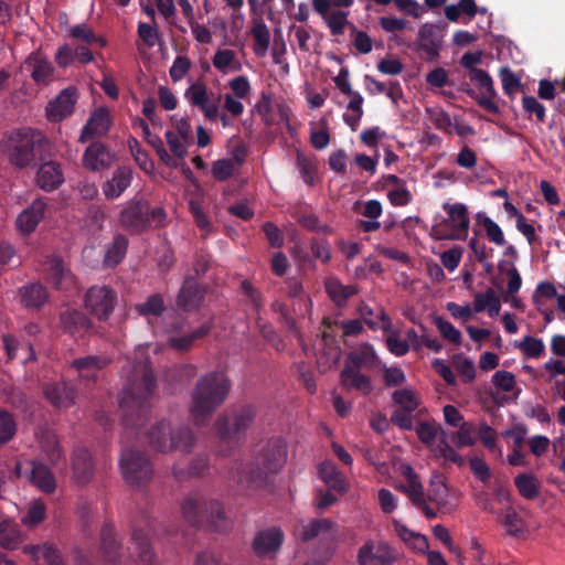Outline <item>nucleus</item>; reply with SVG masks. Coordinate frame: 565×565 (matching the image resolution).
<instances>
[{"instance_id":"obj_1","label":"nucleus","mask_w":565,"mask_h":565,"mask_svg":"<svg viewBox=\"0 0 565 565\" xmlns=\"http://www.w3.org/2000/svg\"><path fill=\"white\" fill-rule=\"evenodd\" d=\"M156 386V375L148 360L136 362L129 366L127 381L119 397L121 420L125 427L138 429L143 426L150 413V402Z\"/></svg>"},{"instance_id":"obj_2","label":"nucleus","mask_w":565,"mask_h":565,"mask_svg":"<svg viewBox=\"0 0 565 565\" xmlns=\"http://www.w3.org/2000/svg\"><path fill=\"white\" fill-rule=\"evenodd\" d=\"M232 388L230 377L223 371H212L201 376L191 392L190 415L195 426L210 423L213 414L226 401Z\"/></svg>"},{"instance_id":"obj_3","label":"nucleus","mask_w":565,"mask_h":565,"mask_svg":"<svg viewBox=\"0 0 565 565\" xmlns=\"http://www.w3.org/2000/svg\"><path fill=\"white\" fill-rule=\"evenodd\" d=\"M0 150L18 169L35 167L52 156L49 138L40 130L31 128L13 130L0 142Z\"/></svg>"},{"instance_id":"obj_4","label":"nucleus","mask_w":565,"mask_h":565,"mask_svg":"<svg viewBox=\"0 0 565 565\" xmlns=\"http://www.w3.org/2000/svg\"><path fill=\"white\" fill-rule=\"evenodd\" d=\"M146 436L150 448L162 454L174 450L189 454L195 445V436L191 428L180 426L173 429L167 420L153 424Z\"/></svg>"},{"instance_id":"obj_5","label":"nucleus","mask_w":565,"mask_h":565,"mask_svg":"<svg viewBox=\"0 0 565 565\" xmlns=\"http://www.w3.org/2000/svg\"><path fill=\"white\" fill-rule=\"evenodd\" d=\"M181 511L185 521L198 527L217 529L225 519L222 504L198 491L190 492L183 499Z\"/></svg>"},{"instance_id":"obj_6","label":"nucleus","mask_w":565,"mask_h":565,"mask_svg":"<svg viewBox=\"0 0 565 565\" xmlns=\"http://www.w3.org/2000/svg\"><path fill=\"white\" fill-rule=\"evenodd\" d=\"M167 217L161 206L151 207L143 199H132L119 213V223L130 234H141L150 227L163 225Z\"/></svg>"},{"instance_id":"obj_7","label":"nucleus","mask_w":565,"mask_h":565,"mask_svg":"<svg viewBox=\"0 0 565 565\" xmlns=\"http://www.w3.org/2000/svg\"><path fill=\"white\" fill-rule=\"evenodd\" d=\"M286 461V448L279 440H269L255 457L246 471V481L252 488L266 484L270 475L277 473Z\"/></svg>"},{"instance_id":"obj_8","label":"nucleus","mask_w":565,"mask_h":565,"mask_svg":"<svg viewBox=\"0 0 565 565\" xmlns=\"http://www.w3.org/2000/svg\"><path fill=\"white\" fill-rule=\"evenodd\" d=\"M119 467L124 480L131 487L147 486L153 476V467L147 455L140 450H122Z\"/></svg>"},{"instance_id":"obj_9","label":"nucleus","mask_w":565,"mask_h":565,"mask_svg":"<svg viewBox=\"0 0 565 565\" xmlns=\"http://www.w3.org/2000/svg\"><path fill=\"white\" fill-rule=\"evenodd\" d=\"M83 301L92 316L106 321L117 305V292L107 285H95L85 292Z\"/></svg>"},{"instance_id":"obj_10","label":"nucleus","mask_w":565,"mask_h":565,"mask_svg":"<svg viewBox=\"0 0 565 565\" xmlns=\"http://www.w3.org/2000/svg\"><path fill=\"white\" fill-rule=\"evenodd\" d=\"M255 417V407L246 405L233 412L231 416L218 418L215 423L218 437L222 439H231L244 433L252 425Z\"/></svg>"},{"instance_id":"obj_11","label":"nucleus","mask_w":565,"mask_h":565,"mask_svg":"<svg viewBox=\"0 0 565 565\" xmlns=\"http://www.w3.org/2000/svg\"><path fill=\"white\" fill-rule=\"evenodd\" d=\"M443 39L444 29L440 25L425 23L419 28L418 38L414 46L427 54L426 61L434 62L439 56Z\"/></svg>"},{"instance_id":"obj_12","label":"nucleus","mask_w":565,"mask_h":565,"mask_svg":"<svg viewBox=\"0 0 565 565\" xmlns=\"http://www.w3.org/2000/svg\"><path fill=\"white\" fill-rule=\"evenodd\" d=\"M284 542V532L277 526L258 531L252 542V548L258 557H275Z\"/></svg>"},{"instance_id":"obj_13","label":"nucleus","mask_w":565,"mask_h":565,"mask_svg":"<svg viewBox=\"0 0 565 565\" xmlns=\"http://www.w3.org/2000/svg\"><path fill=\"white\" fill-rule=\"evenodd\" d=\"M443 209L448 214V220L454 228V233L449 235L440 234L437 230L436 231V237L438 239H462L466 238L470 220L468 215V209L462 203H445L443 205Z\"/></svg>"},{"instance_id":"obj_14","label":"nucleus","mask_w":565,"mask_h":565,"mask_svg":"<svg viewBox=\"0 0 565 565\" xmlns=\"http://www.w3.org/2000/svg\"><path fill=\"white\" fill-rule=\"evenodd\" d=\"M72 479L78 486L88 484L95 473V465L89 450L77 447L71 457Z\"/></svg>"},{"instance_id":"obj_15","label":"nucleus","mask_w":565,"mask_h":565,"mask_svg":"<svg viewBox=\"0 0 565 565\" xmlns=\"http://www.w3.org/2000/svg\"><path fill=\"white\" fill-rule=\"evenodd\" d=\"M469 78L475 82L482 95L477 98L478 105L490 114L497 115L500 113L499 106L493 102L497 96L493 87V82L490 75L481 68L471 70L469 72Z\"/></svg>"},{"instance_id":"obj_16","label":"nucleus","mask_w":565,"mask_h":565,"mask_svg":"<svg viewBox=\"0 0 565 565\" xmlns=\"http://www.w3.org/2000/svg\"><path fill=\"white\" fill-rule=\"evenodd\" d=\"M76 100L77 89L75 87L63 89L54 100L47 104L46 118L51 122L62 121L74 111Z\"/></svg>"},{"instance_id":"obj_17","label":"nucleus","mask_w":565,"mask_h":565,"mask_svg":"<svg viewBox=\"0 0 565 565\" xmlns=\"http://www.w3.org/2000/svg\"><path fill=\"white\" fill-rule=\"evenodd\" d=\"M205 288L193 277H186L178 292L177 306L185 312L200 308L204 300Z\"/></svg>"},{"instance_id":"obj_18","label":"nucleus","mask_w":565,"mask_h":565,"mask_svg":"<svg viewBox=\"0 0 565 565\" xmlns=\"http://www.w3.org/2000/svg\"><path fill=\"white\" fill-rule=\"evenodd\" d=\"M39 163L35 177L36 185L46 192H52L60 188L64 182V172L61 163L49 159Z\"/></svg>"},{"instance_id":"obj_19","label":"nucleus","mask_w":565,"mask_h":565,"mask_svg":"<svg viewBox=\"0 0 565 565\" xmlns=\"http://www.w3.org/2000/svg\"><path fill=\"white\" fill-rule=\"evenodd\" d=\"M44 396L55 408H68L76 399L77 391L75 386L66 381H58L46 384L43 388Z\"/></svg>"},{"instance_id":"obj_20","label":"nucleus","mask_w":565,"mask_h":565,"mask_svg":"<svg viewBox=\"0 0 565 565\" xmlns=\"http://www.w3.org/2000/svg\"><path fill=\"white\" fill-rule=\"evenodd\" d=\"M111 359L105 354L87 355L73 360L71 367L77 372L79 379L95 382L98 377V373L109 365Z\"/></svg>"},{"instance_id":"obj_21","label":"nucleus","mask_w":565,"mask_h":565,"mask_svg":"<svg viewBox=\"0 0 565 565\" xmlns=\"http://www.w3.org/2000/svg\"><path fill=\"white\" fill-rule=\"evenodd\" d=\"M360 565H392L394 553L386 543H366L359 550Z\"/></svg>"},{"instance_id":"obj_22","label":"nucleus","mask_w":565,"mask_h":565,"mask_svg":"<svg viewBox=\"0 0 565 565\" xmlns=\"http://www.w3.org/2000/svg\"><path fill=\"white\" fill-rule=\"evenodd\" d=\"M61 328L72 335H83L92 332L94 324L92 320L77 309L66 308L60 312Z\"/></svg>"},{"instance_id":"obj_23","label":"nucleus","mask_w":565,"mask_h":565,"mask_svg":"<svg viewBox=\"0 0 565 565\" xmlns=\"http://www.w3.org/2000/svg\"><path fill=\"white\" fill-rule=\"evenodd\" d=\"M110 115L107 108L100 107L96 109L84 126L78 141L87 142L94 136L106 135L110 128Z\"/></svg>"},{"instance_id":"obj_24","label":"nucleus","mask_w":565,"mask_h":565,"mask_svg":"<svg viewBox=\"0 0 565 565\" xmlns=\"http://www.w3.org/2000/svg\"><path fill=\"white\" fill-rule=\"evenodd\" d=\"M114 157L99 141L89 145L83 156V166L90 171H100L113 164Z\"/></svg>"},{"instance_id":"obj_25","label":"nucleus","mask_w":565,"mask_h":565,"mask_svg":"<svg viewBox=\"0 0 565 565\" xmlns=\"http://www.w3.org/2000/svg\"><path fill=\"white\" fill-rule=\"evenodd\" d=\"M100 552L104 559L110 564H118L124 550L121 543L116 539L114 526L105 524L100 530Z\"/></svg>"},{"instance_id":"obj_26","label":"nucleus","mask_w":565,"mask_h":565,"mask_svg":"<svg viewBox=\"0 0 565 565\" xmlns=\"http://www.w3.org/2000/svg\"><path fill=\"white\" fill-rule=\"evenodd\" d=\"M32 79L38 85H47L53 76L52 63L40 51L32 53L24 62Z\"/></svg>"},{"instance_id":"obj_27","label":"nucleus","mask_w":565,"mask_h":565,"mask_svg":"<svg viewBox=\"0 0 565 565\" xmlns=\"http://www.w3.org/2000/svg\"><path fill=\"white\" fill-rule=\"evenodd\" d=\"M30 465V482L46 494L53 493L56 490L57 483L50 467L39 460H32Z\"/></svg>"},{"instance_id":"obj_28","label":"nucleus","mask_w":565,"mask_h":565,"mask_svg":"<svg viewBox=\"0 0 565 565\" xmlns=\"http://www.w3.org/2000/svg\"><path fill=\"white\" fill-rule=\"evenodd\" d=\"M340 384L347 391L355 390L361 392L363 395H367L372 391L371 379L367 375L362 374L359 367L347 363L340 373Z\"/></svg>"},{"instance_id":"obj_29","label":"nucleus","mask_w":565,"mask_h":565,"mask_svg":"<svg viewBox=\"0 0 565 565\" xmlns=\"http://www.w3.org/2000/svg\"><path fill=\"white\" fill-rule=\"evenodd\" d=\"M131 179L132 171L130 168L125 166L118 167L114 171L111 179L103 184L104 195L109 200L119 198L130 185Z\"/></svg>"},{"instance_id":"obj_30","label":"nucleus","mask_w":565,"mask_h":565,"mask_svg":"<svg viewBox=\"0 0 565 565\" xmlns=\"http://www.w3.org/2000/svg\"><path fill=\"white\" fill-rule=\"evenodd\" d=\"M45 207L46 203L42 199L34 200L32 204L18 216V228L24 234L33 232L43 218Z\"/></svg>"},{"instance_id":"obj_31","label":"nucleus","mask_w":565,"mask_h":565,"mask_svg":"<svg viewBox=\"0 0 565 565\" xmlns=\"http://www.w3.org/2000/svg\"><path fill=\"white\" fill-rule=\"evenodd\" d=\"M324 288L338 308H344L348 300L359 292L358 285H343L338 278L326 279Z\"/></svg>"},{"instance_id":"obj_32","label":"nucleus","mask_w":565,"mask_h":565,"mask_svg":"<svg viewBox=\"0 0 565 565\" xmlns=\"http://www.w3.org/2000/svg\"><path fill=\"white\" fill-rule=\"evenodd\" d=\"M132 543L137 550L138 558L143 565H158L156 555L151 548L149 530L134 526L131 534Z\"/></svg>"},{"instance_id":"obj_33","label":"nucleus","mask_w":565,"mask_h":565,"mask_svg":"<svg viewBox=\"0 0 565 565\" xmlns=\"http://www.w3.org/2000/svg\"><path fill=\"white\" fill-rule=\"evenodd\" d=\"M210 331L211 326L206 323L193 330L192 332L173 334L171 338H168L167 344L169 348L178 352H188L192 349L195 341L205 338Z\"/></svg>"},{"instance_id":"obj_34","label":"nucleus","mask_w":565,"mask_h":565,"mask_svg":"<svg viewBox=\"0 0 565 565\" xmlns=\"http://www.w3.org/2000/svg\"><path fill=\"white\" fill-rule=\"evenodd\" d=\"M23 552L30 555L35 562L43 559L47 565H65L60 551L49 543L42 545H25Z\"/></svg>"},{"instance_id":"obj_35","label":"nucleus","mask_w":565,"mask_h":565,"mask_svg":"<svg viewBox=\"0 0 565 565\" xmlns=\"http://www.w3.org/2000/svg\"><path fill=\"white\" fill-rule=\"evenodd\" d=\"M49 276L52 284L57 289L65 288L72 282L73 276L71 270L66 267L64 260L60 256H52L49 262Z\"/></svg>"},{"instance_id":"obj_36","label":"nucleus","mask_w":565,"mask_h":565,"mask_svg":"<svg viewBox=\"0 0 565 565\" xmlns=\"http://www.w3.org/2000/svg\"><path fill=\"white\" fill-rule=\"evenodd\" d=\"M250 33L254 38V53L264 56L269 47L270 32L262 17L253 18Z\"/></svg>"},{"instance_id":"obj_37","label":"nucleus","mask_w":565,"mask_h":565,"mask_svg":"<svg viewBox=\"0 0 565 565\" xmlns=\"http://www.w3.org/2000/svg\"><path fill=\"white\" fill-rule=\"evenodd\" d=\"M318 475L320 479L332 490L345 492L347 484L342 473L331 461H323L319 465Z\"/></svg>"},{"instance_id":"obj_38","label":"nucleus","mask_w":565,"mask_h":565,"mask_svg":"<svg viewBox=\"0 0 565 565\" xmlns=\"http://www.w3.org/2000/svg\"><path fill=\"white\" fill-rule=\"evenodd\" d=\"M501 309V300L497 292L489 288L486 292H478L473 298V311L482 312L484 310L488 311L490 317H495L499 315Z\"/></svg>"},{"instance_id":"obj_39","label":"nucleus","mask_w":565,"mask_h":565,"mask_svg":"<svg viewBox=\"0 0 565 565\" xmlns=\"http://www.w3.org/2000/svg\"><path fill=\"white\" fill-rule=\"evenodd\" d=\"M137 124L139 127H141L143 136L148 143H150L153 149L156 150L157 154L159 156L160 160L166 163L168 167L177 168L178 162L175 159L170 156V153L167 151L163 141L161 138L157 135H152L150 131V128L145 119L138 118Z\"/></svg>"},{"instance_id":"obj_40","label":"nucleus","mask_w":565,"mask_h":565,"mask_svg":"<svg viewBox=\"0 0 565 565\" xmlns=\"http://www.w3.org/2000/svg\"><path fill=\"white\" fill-rule=\"evenodd\" d=\"M21 300L29 309H40L49 300V292L41 284H30L21 289Z\"/></svg>"},{"instance_id":"obj_41","label":"nucleus","mask_w":565,"mask_h":565,"mask_svg":"<svg viewBox=\"0 0 565 565\" xmlns=\"http://www.w3.org/2000/svg\"><path fill=\"white\" fill-rule=\"evenodd\" d=\"M128 248V238L122 234L115 235L113 242L107 246L104 263L107 266H117L125 257Z\"/></svg>"},{"instance_id":"obj_42","label":"nucleus","mask_w":565,"mask_h":565,"mask_svg":"<svg viewBox=\"0 0 565 565\" xmlns=\"http://www.w3.org/2000/svg\"><path fill=\"white\" fill-rule=\"evenodd\" d=\"M376 353L373 347L369 343L362 344L356 351L348 354L347 364L355 367H373L376 362Z\"/></svg>"},{"instance_id":"obj_43","label":"nucleus","mask_w":565,"mask_h":565,"mask_svg":"<svg viewBox=\"0 0 565 565\" xmlns=\"http://www.w3.org/2000/svg\"><path fill=\"white\" fill-rule=\"evenodd\" d=\"M514 484L519 493L527 500H534L540 494V482L531 473H521L515 477Z\"/></svg>"},{"instance_id":"obj_44","label":"nucleus","mask_w":565,"mask_h":565,"mask_svg":"<svg viewBox=\"0 0 565 565\" xmlns=\"http://www.w3.org/2000/svg\"><path fill=\"white\" fill-rule=\"evenodd\" d=\"M427 499L438 508H443L447 504L448 488L441 475H435L431 478Z\"/></svg>"},{"instance_id":"obj_45","label":"nucleus","mask_w":565,"mask_h":565,"mask_svg":"<svg viewBox=\"0 0 565 565\" xmlns=\"http://www.w3.org/2000/svg\"><path fill=\"white\" fill-rule=\"evenodd\" d=\"M334 523L329 519H316L305 525L301 532V540L308 542L321 534L329 533L333 530Z\"/></svg>"},{"instance_id":"obj_46","label":"nucleus","mask_w":565,"mask_h":565,"mask_svg":"<svg viewBox=\"0 0 565 565\" xmlns=\"http://www.w3.org/2000/svg\"><path fill=\"white\" fill-rule=\"evenodd\" d=\"M209 470V460L206 456H196L192 459L189 465L188 471L184 472L182 469H172V473L175 479L183 480L186 476L189 477H201Z\"/></svg>"},{"instance_id":"obj_47","label":"nucleus","mask_w":565,"mask_h":565,"mask_svg":"<svg viewBox=\"0 0 565 565\" xmlns=\"http://www.w3.org/2000/svg\"><path fill=\"white\" fill-rule=\"evenodd\" d=\"M136 310L140 316L160 317L166 310L163 297L160 294H153L145 302L137 305Z\"/></svg>"},{"instance_id":"obj_48","label":"nucleus","mask_w":565,"mask_h":565,"mask_svg":"<svg viewBox=\"0 0 565 565\" xmlns=\"http://www.w3.org/2000/svg\"><path fill=\"white\" fill-rule=\"evenodd\" d=\"M393 402L398 408L415 412L420 404L417 394L411 388H401L392 393Z\"/></svg>"},{"instance_id":"obj_49","label":"nucleus","mask_w":565,"mask_h":565,"mask_svg":"<svg viewBox=\"0 0 565 565\" xmlns=\"http://www.w3.org/2000/svg\"><path fill=\"white\" fill-rule=\"evenodd\" d=\"M458 427L459 429L457 431H452L448 435V439L458 448L472 446L475 444V425L469 422H463Z\"/></svg>"},{"instance_id":"obj_50","label":"nucleus","mask_w":565,"mask_h":565,"mask_svg":"<svg viewBox=\"0 0 565 565\" xmlns=\"http://www.w3.org/2000/svg\"><path fill=\"white\" fill-rule=\"evenodd\" d=\"M418 439L426 446H431L435 439L440 438L441 431H445L435 422H420L415 427Z\"/></svg>"},{"instance_id":"obj_51","label":"nucleus","mask_w":565,"mask_h":565,"mask_svg":"<svg viewBox=\"0 0 565 565\" xmlns=\"http://www.w3.org/2000/svg\"><path fill=\"white\" fill-rule=\"evenodd\" d=\"M351 100L349 102L347 108L351 110L353 114L343 115L344 122L350 126V128L354 131L358 128V125L363 116V97L360 93H355L350 96Z\"/></svg>"},{"instance_id":"obj_52","label":"nucleus","mask_w":565,"mask_h":565,"mask_svg":"<svg viewBox=\"0 0 565 565\" xmlns=\"http://www.w3.org/2000/svg\"><path fill=\"white\" fill-rule=\"evenodd\" d=\"M502 524L507 530V534L514 537L523 535L526 529L523 519L512 508L507 510Z\"/></svg>"},{"instance_id":"obj_53","label":"nucleus","mask_w":565,"mask_h":565,"mask_svg":"<svg viewBox=\"0 0 565 565\" xmlns=\"http://www.w3.org/2000/svg\"><path fill=\"white\" fill-rule=\"evenodd\" d=\"M41 449L46 455L49 462L53 466L57 465L62 459L63 452L60 444L53 434H46L41 440Z\"/></svg>"},{"instance_id":"obj_54","label":"nucleus","mask_w":565,"mask_h":565,"mask_svg":"<svg viewBox=\"0 0 565 565\" xmlns=\"http://www.w3.org/2000/svg\"><path fill=\"white\" fill-rule=\"evenodd\" d=\"M17 430L14 417L9 412L0 408V445L12 440Z\"/></svg>"},{"instance_id":"obj_55","label":"nucleus","mask_w":565,"mask_h":565,"mask_svg":"<svg viewBox=\"0 0 565 565\" xmlns=\"http://www.w3.org/2000/svg\"><path fill=\"white\" fill-rule=\"evenodd\" d=\"M477 221L479 224L483 225L487 236L491 242H493L497 245L505 244L503 232L494 221H492L489 216L484 215L483 213L477 214Z\"/></svg>"},{"instance_id":"obj_56","label":"nucleus","mask_w":565,"mask_h":565,"mask_svg":"<svg viewBox=\"0 0 565 565\" xmlns=\"http://www.w3.org/2000/svg\"><path fill=\"white\" fill-rule=\"evenodd\" d=\"M213 65L218 71L225 73L228 66H232L234 71L241 70V63L236 61L235 53L232 50H218L213 56Z\"/></svg>"},{"instance_id":"obj_57","label":"nucleus","mask_w":565,"mask_h":565,"mask_svg":"<svg viewBox=\"0 0 565 565\" xmlns=\"http://www.w3.org/2000/svg\"><path fill=\"white\" fill-rule=\"evenodd\" d=\"M20 541L19 531L10 521L0 522V545L4 548H14Z\"/></svg>"},{"instance_id":"obj_58","label":"nucleus","mask_w":565,"mask_h":565,"mask_svg":"<svg viewBox=\"0 0 565 565\" xmlns=\"http://www.w3.org/2000/svg\"><path fill=\"white\" fill-rule=\"evenodd\" d=\"M426 111L436 129L448 135L452 134V121L448 113L441 108H427Z\"/></svg>"},{"instance_id":"obj_59","label":"nucleus","mask_w":565,"mask_h":565,"mask_svg":"<svg viewBox=\"0 0 565 565\" xmlns=\"http://www.w3.org/2000/svg\"><path fill=\"white\" fill-rule=\"evenodd\" d=\"M435 451L438 452L440 457L450 460L458 466H462L465 463L463 458L449 445V439L446 431H441L439 444Z\"/></svg>"},{"instance_id":"obj_60","label":"nucleus","mask_w":565,"mask_h":565,"mask_svg":"<svg viewBox=\"0 0 565 565\" xmlns=\"http://www.w3.org/2000/svg\"><path fill=\"white\" fill-rule=\"evenodd\" d=\"M519 349L527 358H540L544 353V343L541 339L526 335L522 342L519 343Z\"/></svg>"},{"instance_id":"obj_61","label":"nucleus","mask_w":565,"mask_h":565,"mask_svg":"<svg viewBox=\"0 0 565 565\" xmlns=\"http://www.w3.org/2000/svg\"><path fill=\"white\" fill-rule=\"evenodd\" d=\"M46 507L42 501H33L22 518V523L29 526H34L45 519Z\"/></svg>"},{"instance_id":"obj_62","label":"nucleus","mask_w":565,"mask_h":565,"mask_svg":"<svg viewBox=\"0 0 565 565\" xmlns=\"http://www.w3.org/2000/svg\"><path fill=\"white\" fill-rule=\"evenodd\" d=\"M184 95L191 105L196 107L203 106L206 102H209L207 89L203 83L192 84L185 90Z\"/></svg>"},{"instance_id":"obj_63","label":"nucleus","mask_w":565,"mask_h":565,"mask_svg":"<svg viewBox=\"0 0 565 565\" xmlns=\"http://www.w3.org/2000/svg\"><path fill=\"white\" fill-rule=\"evenodd\" d=\"M434 323L445 339L455 344L461 343L460 331L457 330L449 321L445 320L443 317H435Z\"/></svg>"},{"instance_id":"obj_64","label":"nucleus","mask_w":565,"mask_h":565,"mask_svg":"<svg viewBox=\"0 0 565 565\" xmlns=\"http://www.w3.org/2000/svg\"><path fill=\"white\" fill-rule=\"evenodd\" d=\"M331 33L333 35H341L344 32L348 22V12L335 11L324 18Z\"/></svg>"}]
</instances>
